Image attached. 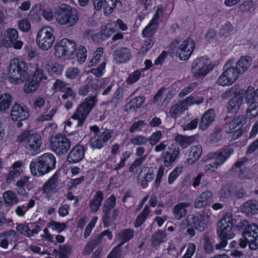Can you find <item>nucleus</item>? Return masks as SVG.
Wrapping results in <instances>:
<instances>
[{
    "instance_id": "obj_1",
    "label": "nucleus",
    "mask_w": 258,
    "mask_h": 258,
    "mask_svg": "<svg viewBox=\"0 0 258 258\" xmlns=\"http://www.w3.org/2000/svg\"><path fill=\"white\" fill-rule=\"evenodd\" d=\"M8 75L11 83L19 85L24 83L29 75L27 63L22 59L13 58L9 63Z\"/></svg>"
},
{
    "instance_id": "obj_2",
    "label": "nucleus",
    "mask_w": 258,
    "mask_h": 258,
    "mask_svg": "<svg viewBox=\"0 0 258 258\" xmlns=\"http://www.w3.org/2000/svg\"><path fill=\"white\" fill-rule=\"evenodd\" d=\"M208 219L209 216L204 213L189 215L180 223L179 230L182 232L187 228V234L192 237L196 234L195 230L192 227L194 226L198 230L202 231L206 227Z\"/></svg>"
},
{
    "instance_id": "obj_3",
    "label": "nucleus",
    "mask_w": 258,
    "mask_h": 258,
    "mask_svg": "<svg viewBox=\"0 0 258 258\" xmlns=\"http://www.w3.org/2000/svg\"><path fill=\"white\" fill-rule=\"evenodd\" d=\"M55 164V157L51 153H45L30 162V172L34 176H42L53 169Z\"/></svg>"
},
{
    "instance_id": "obj_4",
    "label": "nucleus",
    "mask_w": 258,
    "mask_h": 258,
    "mask_svg": "<svg viewBox=\"0 0 258 258\" xmlns=\"http://www.w3.org/2000/svg\"><path fill=\"white\" fill-rule=\"evenodd\" d=\"M43 134L24 131L19 134L17 141L20 143H23L26 149L32 153L39 152L43 144Z\"/></svg>"
},
{
    "instance_id": "obj_5",
    "label": "nucleus",
    "mask_w": 258,
    "mask_h": 258,
    "mask_svg": "<svg viewBox=\"0 0 258 258\" xmlns=\"http://www.w3.org/2000/svg\"><path fill=\"white\" fill-rule=\"evenodd\" d=\"M55 18L60 25H75L78 20L77 11L67 5H62L55 12Z\"/></svg>"
},
{
    "instance_id": "obj_6",
    "label": "nucleus",
    "mask_w": 258,
    "mask_h": 258,
    "mask_svg": "<svg viewBox=\"0 0 258 258\" xmlns=\"http://www.w3.org/2000/svg\"><path fill=\"white\" fill-rule=\"evenodd\" d=\"M213 69V66L210 59L204 56L192 61L190 71L195 79H199L204 78Z\"/></svg>"
},
{
    "instance_id": "obj_7",
    "label": "nucleus",
    "mask_w": 258,
    "mask_h": 258,
    "mask_svg": "<svg viewBox=\"0 0 258 258\" xmlns=\"http://www.w3.org/2000/svg\"><path fill=\"white\" fill-rule=\"evenodd\" d=\"M179 44V46L176 51V56L181 61L188 60L191 55L195 47V43L194 40L188 37L180 43L178 40H174L172 45L173 47H176Z\"/></svg>"
},
{
    "instance_id": "obj_8",
    "label": "nucleus",
    "mask_w": 258,
    "mask_h": 258,
    "mask_svg": "<svg viewBox=\"0 0 258 258\" xmlns=\"http://www.w3.org/2000/svg\"><path fill=\"white\" fill-rule=\"evenodd\" d=\"M233 60H229L224 66V71L220 75L217 84L222 86H230L238 79L240 73L235 66L232 65Z\"/></svg>"
},
{
    "instance_id": "obj_9",
    "label": "nucleus",
    "mask_w": 258,
    "mask_h": 258,
    "mask_svg": "<svg viewBox=\"0 0 258 258\" xmlns=\"http://www.w3.org/2000/svg\"><path fill=\"white\" fill-rule=\"evenodd\" d=\"M243 239H241L239 245L241 247L245 248L247 244L252 250L258 248V226L255 224L248 225L243 233Z\"/></svg>"
},
{
    "instance_id": "obj_10",
    "label": "nucleus",
    "mask_w": 258,
    "mask_h": 258,
    "mask_svg": "<svg viewBox=\"0 0 258 258\" xmlns=\"http://www.w3.org/2000/svg\"><path fill=\"white\" fill-rule=\"evenodd\" d=\"M233 217L230 213L225 214L218 223L217 231L221 239H232L235 234L232 230Z\"/></svg>"
},
{
    "instance_id": "obj_11",
    "label": "nucleus",
    "mask_w": 258,
    "mask_h": 258,
    "mask_svg": "<svg viewBox=\"0 0 258 258\" xmlns=\"http://www.w3.org/2000/svg\"><path fill=\"white\" fill-rule=\"evenodd\" d=\"M97 103L95 96L88 97L78 106L72 118L78 120V124H81Z\"/></svg>"
},
{
    "instance_id": "obj_12",
    "label": "nucleus",
    "mask_w": 258,
    "mask_h": 258,
    "mask_svg": "<svg viewBox=\"0 0 258 258\" xmlns=\"http://www.w3.org/2000/svg\"><path fill=\"white\" fill-rule=\"evenodd\" d=\"M46 79L47 77L43 71L37 66L35 71L30 75L24 84L23 91L26 94L35 92L39 88L41 81Z\"/></svg>"
},
{
    "instance_id": "obj_13",
    "label": "nucleus",
    "mask_w": 258,
    "mask_h": 258,
    "mask_svg": "<svg viewBox=\"0 0 258 258\" xmlns=\"http://www.w3.org/2000/svg\"><path fill=\"white\" fill-rule=\"evenodd\" d=\"M50 148L52 151L58 155L66 154L69 150L71 143L64 136L56 134L50 139Z\"/></svg>"
},
{
    "instance_id": "obj_14",
    "label": "nucleus",
    "mask_w": 258,
    "mask_h": 258,
    "mask_svg": "<svg viewBox=\"0 0 258 258\" xmlns=\"http://www.w3.org/2000/svg\"><path fill=\"white\" fill-rule=\"evenodd\" d=\"M245 123V118L243 115H239L234 118L226 128V132L231 140L239 138L242 133V127Z\"/></svg>"
},
{
    "instance_id": "obj_15",
    "label": "nucleus",
    "mask_w": 258,
    "mask_h": 258,
    "mask_svg": "<svg viewBox=\"0 0 258 258\" xmlns=\"http://www.w3.org/2000/svg\"><path fill=\"white\" fill-rule=\"evenodd\" d=\"M111 137L112 132L110 130L99 131L91 139L90 146L93 149H101Z\"/></svg>"
},
{
    "instance_id": "obj_16",
    "label": "nucleus",
    "mask_w": 258,
    "mask_h": 258,
    "mask_svg": "<svg viewBox=\"0 0 258 258\" xmlns=\"http://www.w3.org/2000/svg\"><path fill=\"white\" fill-rule=\"evenodd\" d=\"M18 33H0V47L10 48L12 46L15 49L22 48L23 42L18 40Z\"/></svg>"
},
{
    "instance_id": "obj_17",
    "label": "nucleus",
    "mask_w": 258,
    "mask_h": 258,
    "mask_svg": "<svg viewBox=\"0 0 258 258\" xmlns=\"http://www.w3.org/2000/svg\"><path fill=\"white\" fill-rule=\"evenodd\" d=\"M233 152L234 151L231 148L225 147L220 151L209 154L208 158L215 163V166L219 167L227 161Z\"/></svg>"
},
{
    "instance_id": "obj_18",
    "label": "nucleus",
    "mask_w": 258,
    "mask_h": 258,
    "mask_svg": "<svg viewBox=\"0 0 258 258\" xmlns=\"http://www.w3.org/2000/svg\"><path fill=\"white\" fill-rule=\"evenodd\" d=\"M156 169L154 167H143L138 177V183L143 187L146 188L148 183L152 181L155 177Z\"/></svg>"
},
{
    "instance_id": "obj_19",
    "label": "nucleus",
    "mask_w": 258,
    "mask_h": 258,
    "mask_svg": "<svg viewBox=\"0 0 258 258\" xmlns=\"http://www.w3.org/2000/svg\"><path fill=\"white\" fill-rule=\"evenodd\" d=\"M10 116L13 121H22L29 116V112L25 105L15 103L11 108Z\"/></svg>"
},
{
    "instance_id": "obj_20",
    "label": "nucleus",
    "mask_w": 258,
    "mask_h": 258,
    "mask_svg": "<svg viewBox=\"0 0 258 258\" xmlns=\"http://www.w3.org/2000/svg\"><path fill=\"white\" fill-rule=\"evenodd\" d=\"M55 39L53 33H38L36 42L40 49L47 50L51 47Z\"/></svg>"
},
{
    "instance_id": "obj_21",
    "label": "nucleus",
    "mask_w": 258,
    "mask_h": 258,
    "mask_svg": "<svg viewBox=\"0 0 258 258\" xmlns=\"http://www.w3.org/2000/svg\"><path fill=\"white\" fill-rule=\"evenodd\" d=\"M243 90H239L229 100L227 110L228 113H236L241 108L243 104Z\"/></svg>"
},
{
    "instance_id": "obj_22",
    "label": "nucleus",
    "mask_w": 258,
    "mask_h": 258,
    "mask_svg": "<svg viewBox=\"0 0 258 258\" xmlns=\"http://www.w3.org/2000/svg\"><path fill=\"white\" fill-rule=\"evenodd\" d=\"M117 2V0H93L95 9L99 11L103 8L105 15H108L112 13Z\"/></svg>"
},
{
    "instance_id": "obj_23",
    "label": "nucleus",
    "mask_w": 258,
    "mask_h": 258,
    "mask_svg": "<svg viewBox=\"0 0 258 258\" xmlns=\"http://www.w3.org/2000/svg\"><path fill=\"white\" fill-rule=\"evenodd\" d=\"M216 113L214 110H207L201 117L199 123V129L202 131L206 130L214 121Z\"/></svg>"
},
{
    "instance_id": "obj_24",
    "label": "nucleus",
    "mask_w": 258,
    "mask_h": 258,
    "mask_svg": "<svg viewBox=\"0 0 258 258\" xmlns=\"http://www.w3.org/2000/svg\"><path fill=\"white\" fill-rule=\"evenodd\" d=\"M202 153V148L200 145L192 146L186 153L188 157L185 163L188 165L194 164L199 159Z\"/></svg>"
},
{
    "instance_id": "obj_25",
    "label": "nucleus",
    "mask_w": 258,
    "mask_h": 258,
    "mask_svg": "<svg viewBox=\"0 0 258 258\" xmlns=\"http://www.w3.org/2000/svg\"><path fill=\"white\" fill-rule=\"evenodd\" d=\"M0 237L2 238L0 242V246L3 248H7L9 244L14 243L18 238L17 233L14 230L2 233Z\"/></svg>"
},
{
    "instance_id": "obj_26",
    "label": "nucleus",
    "mask_w": 258,
    "mask_h": 258,
    "mask_svg": "<svg viewBox=\"0 0 258 258\" xmlns=\"http://www.w3.org/2000/svg\"><path fill=\"white\" fill-rule=\"evenodd\" d=\"M85 150L84 148L80 145H77L71 150L68 157L70 162L76 163L81 161L84 156Z\"/></svg>"
},
{
    "instance_id": "obj_27",
    "label": "nucleus",
    "mask_w": 258,
    "mask_h": 258,
    "mask_svg": "<svg viewBox=\"0 0 258 258\" xmlns=\"http://www.w3.org/2000/svg\"><path fill=\"white\" fill-rule=\"evenodd\" d=\"M13 97L9 93H0V112L7 111L12 105Z\"/></svg>"
},
{
    "instance_id": "obj_28",
    "label": "nucleus",
    "mask_w": 258,
    "mask_h": 258,
    "mask_svg": "<svg viewBox=\"0 0 258 258\" xmlns=\"http://www.w3.org/2000/svg\"><path fill=\"white\" fill-rule=\"evenodd\" d=\"M114 58L117 63H124L131 58L130 50L126 48H121L116 50L113 53Z\"/></svg>"
},
{
    "instance_id": "obj_29",
    "label": "nucleus",
    "mask_w": 258,
    "mask_h": 258,
    "mask_svg": "<svg viewBox=\"0 0 258 258\" xmlns=\"http://www.w3.org/2000/svg\"><path fill=\"white\" fill-rule=\"evenodd\" d=\"M16 229L22 234L28 237H31L38 233L40 230V226L38 225H36L34 228L31 229L28 225L21 223L17 224Z\"/></svg>"
},
{
    "instance_id": "obj_30",
    "label": "nucleus",
    "mask_w": 258,
    "mask_h": 258,
    "mask_svg": "<svg viewBox=\"0 0 258 258\" xmlns=\"http://www.w3.org/2000/svg\"><path fill=\"white\" fill-rule=\"evenodd\" d=\"M212 197V194L209 191L203 192L197 197L194 202L196 208H202L207 205Z\"/></svg>"
},
{
    "instance_id": "obj_31",
    "label": "nucleus",
    "mask_w": 258,
    "mask_h": 258,
    "mask_svg": "<svg viewBox=\"0 0 258 258\" xmlns=\"http://www.w3.org/2000/svg\"><path fill=\"white\" fill-rule=\"evenodd\" d=\"M104 199V195L102 191H97L89 203V207L92 212H96L101 205Z\"/></svg>"
},
{
    "instance_id": "obj_32",
    "label": "nucleus",
    "mask_w": 258,
    "mask_h": 258,
    "mask_svg": "<svg viewBox=\"0 0 258 258\" xmlns=\"http://www.w3.org/2000/svg\"><path fill=\"white\" fill-rule=\"evenodd\" d=\"M190 206V203L183 202L175 205L173 209V214L175 218L178 220H180L187 214L186 208Z\"/></svg>"
},
{
    "instance_id": "obj_33",
    "label": "nucleus",
    "mask_w": 258,
    "mask_h": 258,
    "mask_svg": "<svg viewBox=\"0 0 258 258\" xmlns=\"http://www.w3.org/2000/svg\"><path fill=\"white\" fill-rule=\"evenodd\" d=\"M66 52L67 53L68 58H70L73 56L76 50L77 44L75 41L68 38H63L60 40Z\"/></svg>"
},
{
    "instance_id": "obj_34",
    "label": "nucleus",
    "mask_w": 258,
    "mask_h": 258,
    "mask_svg": "<svg viewBox=\"0 0 258 258\" xmlns=\"http://www.w3.org/2000/svg\"><path fill=\"white\" fill-rule=\"evenodd\" d=\"M252 60L250 57L244 56H241L237 61L235 67L239 72L240 74L245 72L250 67Z\"/></svg>"
},
{
    "instance_id": "obj_35",
    "label": "nucleus",
    "mask_w": 258,
    "mask_h": 258,
    "mask_svg": "<svg viewBox=\"0 0 258 258\" xmlns=\"http://www.w3.org/2000/svg\"><path fill=\"white\" fill-rule=\"evenodd\" d=\"M204 101V97L202 96L197 97L195 94H191L186 97L184 100L180 101L185 110L188 107L195 104H200Z\"/></svg>"
},
{
    "instance_id": "obj_36",
    "label": "nucleus",
    "mask_w": 258,
    "mask_h": 258,
    "mask_svg": "<svg viewBox=\"0 0 258 258\" xmlns=\"http://www.w3.org/2000/svg\"><path fill=\"white\" fill-rule=\"evenodd\" d=\"M30 177L28 176H22L16 182V185L18 187L17 191L20 196H27V192L24 188L25 186H28L30 182L29 181Z\"/></svg>"
},
{
    "instance_id": "obj_37",
    "label": "nucleus",
    "mask_w": 258,
    "mask_h": 258,
    "mask_svg": "<svg viewBox=\"0 0 258 258\" xmlns=\"http://www.w3.org/2000/svg\"><path fill=\"white\" fill-rule=\"evenodd\" d=\"M179 149H174L171 152H166L163 155V162L166 167L171 166L178 158Z\"/></svg>"
},
{
    "instance_id": "obj_38",
    "label": "nucleus",
    "mask_w": 258,
    "mask_h": 258,
    "mask_svg": "<svg viewBox=\"0 0 258 258\" xmlns=\"http://www.w3.org/2000/svg\"><path fill=\"white\" fill-rule=\"evenodd\" d=\"M241 209L243 212L248 215L255 214L258 211V204L255 201H248L242 205Z\"/></svg>"
},
{
    "instance_id": "obj_39",
    "label": "nucleus",
    "mask_w": 258,
    "mask_h": 258,
    "mask_svg": "<svg viewBox=\"0 0 258 258\" xmlns=\"http://www.w3.org/2000/svg\"><path fill=\"white\" fill-rule=\"evenodd\" d=\"M145 101V98L143 96H138L133 98L129 102H128L125 106V110L126 111H130L132 109L136 110L140 108Z\"/></svg>"
},
{
    "instance_id": "obj_40",
    "label": "nucleus",
    "mask_w": 258,
    "mask_h": 258,
    "mask_svg": "<svg viewBox=\"0 0 258 258\" xmlns=\"http://www.w3.org/2000/svg\"><path fill=\"white\" fill-rule=\"evenodd\" d=\"M166 240V234L165 232L158 231L153 235L152 237V244L156 247Z\"/></svg>"
},
{
    "instance_id": "obj_41",
    "label": "nucleus",
    "mask_w": 258,
    "mask_h": 258,
    "mask_svg": "<svg viewBox=\"0 0 258 258\" xmlns=\"http://www.w3.org/2000/svg\"><path fill=\"white\" fill-rule=\"evenodd\" d=\"M4 201L6 204L9 206H13L18 203V198L12 191L8 190L3 194Z\"/></svg>"
},
{
    "instance_id": "obj_42",
    "label": "nucleus",
    "mask_w": 258,
    "mask_h": 258,
    "mask_svg": "<svg viewBox=\"0 0 258 258\" xmlns=\"http://www.w3.org/2000/svg\"><path fill=\"white\" fill-rule=\"evenodd\" d=\"M45 68L48 74L50 75H59L62 71V66L57 62L48 63Z\"/></svg>"
},
{
    "instance_id": "obj_43",
    "label": "nucleus",
    "mask_w": 258,
    "mask_h": 258,
    "mask_svg": "<svg viewBox=\"0 0 258 258\" xmlns=\"http://www.w3.org/2000/svg\"><path fill=\"white\" fill-rule=\"evenodd\" d=\"M53 53L54 56L58 58H63L66 59H69V58H68L67 53L66 52L62 44H61L60 41L55 43Z\"/></svg>"
},
{
    "instance_id": "obj_44",
    "label": "nucleus",
    "mask_w": 258,
    "mask_h": 258,
    "mask_svg": "<svg viewBox=\"0 0 258 258\" xmlns=\"http://www.w3.org/2000/svg\"><path fill=\"white\" fill-rule=\"evenodd\" d=\"M57 186L56 178L54 176L50 178L43 185V192L49 194L54 192Z\"/></svg>"
},
{
    "instance_id": "obj_45",
    "label": "nucleus",
    "mask_w": 258,
    "mask_h": 258,
    "mask_svg": "<svg viewBox=\"0 0 258 258\" xmlns=\"http://www.w3.org/2000/svg\"><path fill=\"white\" fill-rule=\"evenodd\" d=\"M118 237L120 241L118 245L121 246L123 243L130 240L133 237V232L130 229H125L118 234Z\"/></svg>"
},
{
    "instance_id": "obj_46",
    "label": "nucleus",
    "mask_w": 258,
    "mask_h": 258,
    "mask_svg": "<svg viewBox=\"0 0 258 258\" xmlns=\"http://www.w3.org/2000/svg\"><path fill=\"white\" fill-rule=\"evenodd\" d=\"M185 110V109L180 101L175 104L170 108L169 114L172 117L176 118L178 115Z\"/></svg>"
},
{
    "instance_id": "obj_47",
    "label": "nucleus",
    "mask_w": 258,
    "mask_h": 258,
    "mask_svg": "<svg viewBox=\"0 0 258 258\" xmlns=\"http://www.w3.org/2000/svg\"><path fill=\"white\" fill-rule=\"evenodd\" d=\"M53 88L56 91H60L61 92H66V90H69L70 95L71 96H74V92L72 89L67 86L66 83L57 80L53 84Z\"/></svg>"
},
{
    "instance_id": "obj_48",
    "label": "nucleus",
    "mask_w": 258,
    "mask_h": 258,
    "mask_svg": "<svg viewBox=\"0 0 258 258\" xmlns=\"http://www.w3.org/2000/svg\"><path fill=\"white\" fill-rule=\"evenodd\" d=\"M76 55L77 61L80 63L84 62L87 56V51L86 47L83 45H80L76 48Z\"/></svg>"
},
{
    "instance_id": "obj_49",
    "label": "nucleus",
    "mask_w": 258,
    "mask_h": 258,
    "mask_svg": "<svg viewBox=\"0 0 258 258\" xmlns=\"http://www.w3.org/2000/svg\"><path fill=\"white\" fill-rule=\"evenodd\" d=\"M150 212V208L148 206H146L144 209L143 212L137 217L135 225V227H138L143 223L146 218Z\"/></svg>"
},
{
    "instance_id": "obj_50",
    "label": "nucleus",
    "mask_w": 258,
    "mask_h": 258,
    "mask_svg": "<svg viewBox=\"0 0 258 258\" xmlns=\"http://www.w3.org/2000/svg\"><path fill=\"white\" fill-rule=\"evenodd\" d=\"M81 72L77 68L71 67L68 68L65 72L66 77L70 80L76 79L80 77Z\"/></svg>"
},
{
    "instance_id": "obj_51",
    "label": "nucleus",
    "mask_w": 258,
    "mask_h": 258,
    "mask_svg": "<svg viewBox=\"0 0 258 258\" xmlns=\"http://www.w3.org/2000/svg\"><path fill=\"white\" fill-rule=\"evenodd\" d=\"M143 74V70H136L128 75L126 82L128 84H133L138 81Z\"/></svg>"
},
{
    "instance_id": "obj_52",
    "label": "nucleus",
    "mask_w": 258,
    "mask_h": 258,
    "mask_svg": "<svg viewBox=\"0 0 258 258\" xmlns=\"http://www.w3.org/2000/svg\"><path fill=\"white\" fill-rule=\"evenodd\" d=\"M165 91V88H161L154 96L153 102L158 106H162L165 105V101L164 100L165 95L164 93Z\"/></svg>"
},
{
    "instance_id": "obj_53",
    "label": "nucleus",
    "mask_w": 258,
    "mask_h": 258,
    "mask_svg": "<svg viewBox=\"0 0 258 258\" xmlns=\"http://www.w3.org/2000/svg\"><path fill=\"white\" fill-rule=\"evenodd\" d=\"M183 170L182 166L176 167L169 174L168 177V183L169 184H172L177 177L181 173Z\"/></svg>"
},
{
    "instance_id": "obj_54",
    "label": "nucleus",
    "mask_w": 258,
    "mask_h": 258,
    "mask_svg": "<svg viewBox=\"0 0 258 258\" xmlns=\"http://www.w3.org/2000/svg\"><path fill=\"white\" fill-rule=\"evenodd\" d=\"M154 42L152 38L147 40L144 44L142 45L138 51V54L141 55H145L148 51L151 48L153 45Z\"/></svg>"
},
{
    "instance_id": "obj_55",
    "label": "nucleus",
    "mask_w": 258,
    "mask_h": 258,
    "mask_svg": "<svg viewBox=\"0 0 258 258\" xmlns=\"http://www.w3.org/2000/svg\"><path fill=\"white\" fill-rule=\"evenodd\" d=\"M148 141V139L142 135H138L133 137L130 140V143L134 146H141L145 145Z\"/></svg>"
},
{
    "instance_id": "obj_56",
    "label": "nucleus",
    "mask_w": 258,
    "mask_h": 258,
    "mask_svg": "<svg viewBox=\"0 0 258 258\" xmlns=\"http://www.w3.org/2000/svg\"><path fill=\"white\" fill-rule=\"evenodd\" d=\"M175 140L181 146L186 147L194 141V139L193 137L178 135L176 136Z\"/></svg>"
},
{
    "instance_id": "obj_57",
    "label": "nucleus",
    "mask_w": 258,
    "mask_h": 258,
    "mask_svg": "<svg viewBox=\"0 0 258 258\" xmlns=\"http://www.w3.org/2000/svg\"><path fill=\"white\" fill-rule=\"evenodd\" d=\"M71 251L72 247L70 245H61L59 248L58 256L59 258H68Z\"/></svg>"
},
{
    "instance_id": "obj_58",
    "label": "nucleus",
    "mask_w": 258,
    "mask_h": 258,
    "mask_svg": "<svg viewBox=\"0 0 258 258\" xmlns=\"http://www.w3.org/2000/svg\"><path fill=\"white\" fill-rule=\"evenodd\" d=\"M247 115L249 117H254L258 115V102H253L250 104L247 111Z\"/></svg>"
},
{
    "instance_id": "obj_59",
    "label": "nucleus",
    "mask_w": 258,
    "mask_h": 258,
    "mask_svg": "<svg viewBox=\"0 0 258 258\" xmlns=\"http://www.w3.org/2000/svg\"><path fill=\"white\" fill-rule=\"evenodd\" d=\"M48 226L53 230L60 233L66 228V225L64 223H59L52 221L49 223Z\"/></svg>"
},
{
    "instance_id": "obj_60",
    "label": "nucleus",
    "mask_w": 258,
    "mask_h": 258,
    "mask_svg": "<svg viewBox=\"0 0 258 258\" xmlns=\"http://www.w3.org/2000/svg\"><path fill=\"white\" fill-rule=\"evenodd\" d=\"M103 53V48H98L95 52L91 60L90 61L89 67H93L99 62L100 60Z\"/></svg>"
},
{
    "instance_id": "obj_61",
    "label": "nucleus",
    "mask_w": 258,
    "mask_h": 258,
    "mask_svg": "<svg viewBox=\"0 0 258 258\" xmlns=\"http://www.w3.org/2000/svg\"><path fill=\"white\" fill-rule=\"evenodd\" d=\"M146 123L143 120H139L134 122L131 126L129 131L131 133L140 132L145 127Z\"/></svg>"
},
{
    "instance_id": "obj_62",
    "label": "nucleus",
    "mask_w": 258,
    "mask_h": 258,
    "mask_svg": "<svg viewBox=\"0 0 258 258\" xmlns=\"http://www.w3.org/2000/svg\"><path fill=\"white\" fill-rule=\"evenodd\" d=\"M159 25V21L152 18L148 25L144 28L143 32H151L157 30Z\"/></svg>"
},
{
    "instance_id": "obj_63",
    "label": "nucleus",
    "mask_w": 258,
    "mask_h": 258,
    "mask_svg": "<svg viewBox=\"0 0 258 258\" xmlns=\"http://www.w3.org/2000/svg\"><path fill=\"white\" fill-rule=\"evenodd\" d=\"M56 112V109L53 108L47 114H42L39 115L37 118V121L40 122H43L45 121L50 120L53 115Z\"/></svg>"
},
{
    "instance_id": "obj_64",
    "label": "nucleus",
    "mask_w": 258,
    "mask_h": 258,
    "mask_svg": "<svg viewBox=\"0 0 258 258\" xmlns=\"http://www.w3.org/2000/svg\"><path fill=\"white\" fill-rule=\"evenodd\" d=\"M196 249V245L193 243H188L187 245V249L185 253L182 258H191Z\"/></svg>"
}]
</instances>
